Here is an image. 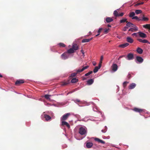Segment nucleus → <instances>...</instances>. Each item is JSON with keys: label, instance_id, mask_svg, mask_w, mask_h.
Instances as JSON below:
<instances>
[{"label": "nucleus", "instance_id": "obj_51", "mask_svg": "<svg viewBox=\"0 0 150 150\" xmlns=\"http://www.w3.org/2000/svg\"><path fill=\"white\" fill-rule=\"evenodd\" d=\"M128 31H132V32H134V30H133V28H132L129 29L128 30Z\"/></svg>", "mask_w": 150, "mask_h": 150}, {"label": "nucleus", "instance_id": "obj_55", "mask_svg": "<svg viewBox=\"0 0 150 150\" xmlns=\"http://www.w3.org/2000/svg\"><path fill=\"white\" fill-rule=\"evenodd\" d=\"M89 75H90L89 74L88 72V73L85 74V76H87Z\"/></svg>", "mask_w": 150, "mask_h": 150}, {"label": "nucleus", "instance_id": "obj_30", "mask_svg": "<svg viewBox=\"0 0 150 150\" xmlns=\"http://www.w3.org/2000/svg\"><path fill=\"white\" fill-rule=\"evenodd\" d=\"M119 14L118 12L117 11V10H115L114 11L113 14L116 17L118 16Z\"/></svg>", "mask_w": 150, "mask_h": 150}, {"label": "nucleus", "instance_id": "obj_19", "mask_svg": "<svg viewBox=\"0 0 150 150\" xmlns=\"http://www.w3.org/2000/svg\"><path fill=\"white\" fill-rule=\"evenodd\" d=\"M93 39V38H91L90 39H84L82 40V42L83 43L88 42L91 40Z\"/></svg>", "mask_w": 150, "mask_h": 150}, {"label": "nucleus", "instance_id": "obj_42", "mask_svg": "<svg viewBox=\"0 0 150 150\" xmlns=\"http://www.w3.org/2000/svg\"><path fill=\"white\" fill-rule=\"evenodd\" d=\"M144 3L143 2H141V3H137V4H136L134 6H137L139 5H141V4H143Z\"/></svg>", "mask_w": 150, "mask_h": 150}, {"label": "nucleus", "instance_id": "obj_11", "mask_svg": "<svg viewBox=\"0 0 150 150\" xmlns=\"http://www.w3.org/2000/svg\"><path fill=\"white\" fill-rule=\"evenodd\" d=\"M101 66V65L100 64H99L98 66V67H96L93 71V72L95 73L97 72L98 71V69L100 68Z\"/></svg>", "mask_w": 150, "mask_h": 150}, {"label": "nucleus", "instance_id": "obj_36", "mask_svg": "<svg viewBox=\"0 0 150 150\" xmlns=\"http://www.w3.org/2000/svg\"><path fill=\"white\" fill-rule=\"evenodd\" d=\"M129 82L126 81L124 82L123 83V87L125 88L127 85V84L129 83Z\"/></svg>", "mask_w": 150, "mask_h": 150}, {"label": "nucleus", "instance_id": "obj_5", "mask_svg": "<svg viewBox=\"0 0 150 150\" xmlns=\"http://www.w3.org/2000/svg\"><path fill=\"white\" fill-rule=\"evenodd\" d=\"M126 58L128 60H132L134 58V55L132 53H129L127 54Z\"/></svg>", "mask_w": 150, "mask_h": 150}, {"label": "nucleus", "instance_id": "obj_3", "mask_svg": "<svg viewBox=\"0 0 150 150\" xmlns=\"http://www.w3.org/2000/svg\"><path fill=\"white\" fill-rule=\"evenodd\" d=\"M70 115V113H67L65 115H64L61 118V120L64 121L67 119L68 117Z\"/></svg>", "mask_w": 150, "mask_h": 150}, {"label": "nucleus", "instance_id": "obj_58", "mask_svg": "<svg viewBox=\"0 0 150 150\" xmlns=\"http://www.w3.org/2000/svg\"><path fill=\"white\" fill-rule=\"evenodd\" d=\"M108 27H111V26L110 25H108Z\"/></svg>", "mask_w": 150, "mask_h": 150}, {"label": "nucleus", "instance_id": "obj_24", "mask_svg": "<svg viewBox=\"0 0 150 150\" xmlns=\"http://www.w3.org/2000/svg\"><path fill=\"white\" fill-rule=\"evenodd\" d=\"M69 83V80H67V81H64L62 82L61 83V85L62 86H65L68 84Z\"/></svg>", "mask_w": 150, "mask_h": 150}, {"label": "nucleus", "instance_id": "obj_40", "mask_svg": "<svg viewBox=\"0 0 150 150\" xmlns=\"http://www.w3.org/2000/svg\"><path fill=\"white\" fill-rule=\"evenodd\" d=\"M133 28H133V30L134 31H137L138 30V28L136 26H133Z\"/></svg>", "mask_w": 150, "mask_h": 150}, {"label": "nucleus", "instance_id": "obj_6", "mask_svg": "<svg viewBox=\"0 0 150 150\" xmlns=\"http://www.w3.org/2000/svg\"><path fill=\"white\" fill-rule=\"evenodd\" d=\"M88 66H87L85 67H83V68L81 69H78L77 70V73H81L84 70L87 69L89 67Z\"/></svg>", "mask_w": 150, "mask_h": 150}, {"label": "nucleus", "instance_id": "obj_23", "mask_svg": "<svg viewBox=\"0 0 150 150\" xmlns=\"http://www.w3.org/2000/svg\"><path fill=\"white\" fill-rule=\"evenodd\" d=\"M74 52L75 51L72 48L68 50L67 52L68 54L74 53Z\"/></svg>", "mask_w": 150, "mask_h": 150}, {"label": "nucleus", "instance_id": "obj_8", "mask_svg": "<svg viewBox=\"0 0 150 150\" xmlns=\"http://www.w3.org/2000/svg\"><path fill=\"white\" fill-rule=\"evenodd\" d=\"M133 110L134 111L137 112L141 113L143 111V110L141 109L137 108H134Z\"/></svg>", "mask_w": 150, "mask_h": 150}, {"label": "nucleus", "instance_id": "obj_28", "mask_svg": "<svg viewBox=\"0 0 150 150\" xmlns=\"http://www.w3.org/2000/svg\"><path fill=\"white\" fill-rule=\"evenodd\" d=\"M137 51L138 53L141 54L143 52V50L142 49L139 47H138L137 49Z\"/></svg>", "mask_w": 150, "mask_h": 150}, {"label": "nucleus", "instance_id": "obj_33", "mask_svg": "<svg viewBox=\"0 0 150 150\" xmlns=\"http://www.w3.org/2000/svg\"><path fill=\"white\" fill-rule=\"evenodd\" d=\"M149 19L145 17H144V15H143V17H142V20L141 21H148Z\"/></svg>", "mask_w": 150, "mask_h": 150}, {"label": "nucleus", "instance_id": "obj_17", "mask_svg": "<svg viewBox=\"0 0 150 150\" xmlns=\"http://www.w3.org/2000/svg\"><path fill=\"white\" fill-rule=\"evenodd\" d=\"M105 20L107 23H109L112 22L113 19L110 17H108L105 18Z\"/></svg>", "mask_w": 150, "mask_h": 150}, {"label": "nucleus", "instance_id": "obj_4", "mask_svg": "<svg viewBox=\"0 0 150 150\" xmlns=\"http://www.w3.org/2000/svg\"><path fill=\"white\" fill-rule=\"evenodd\" d=\"M112 71L114 72L116 71L118 69V66L116 64H113L111 67Z\"/></svg>", "mask_w": 150, "mask_h": 150}, {"label": "nucleus", "instance_id": "obj_25", "mask_svg": "<svg viewBox=\"0 0 150 150\" xmlns=\"http://www.w3.org/2000/svg\"><path fill=\"white\" fill-rule=\"evenodd\" d=\"M94 81L92 79L88 80L87 81V83L88 84L90 85L92 84L93 82Z\"/></svg>", "mask_w": 150, "mask_h": 150}, {"label": "nucleus", "instance_id": "obj_29", "mask_svg": "<svg viewBox=\"0 0 150 150\" xmlns=\"http://www.w3.org/2000/svg\"><path fill=\"white\" fill-rule=\"evenodd\" d=\"M127 21V18H123L122 20H120V23H122L125 22H126Z\"/></svg>", "mask_w": 150, "mask_h": 150}, {"label": "nucleus", "instance_id": "obj_20", "mask_svg": "<svg viewBox=\"0 0 150 150\" xmlns=\"http://www.w3.org/2000/svg\"><path fill=\"white\" fill-rule=\"evenodd\" d=\"M127 24L126 26L128 27H133V26H134V25H133L132 23L129 22L128 21L126 22Z\"/></svg>", "mask_w": 150, "mask_h": 150}, {"label": "nucleus", "instance_id": "obj_14", "mask_svg": "<svg viewBox=\"0 0 150 150\" xmlns=\"http://www.w3.org/2000/svg\"><path fill=\"white\" fill-rule=\"evenodd\" d=\"M62 125L63 126L66 125L69 128H70V126L69 125L67 122L64 121H62Z\"/></svg>", "mask_w": 150, "mask_h": 150}, {"label": "nucleus", "instance_id": "obj_61", "mask_svg": "<svg viewBox=\"0 0 150 150\" xmlns=\"http://www.w3.org/2000/svg\"><path fill=\"white\" fill-rule=\"evenodd\" d=\"M100 34V33H98V35H99Z\"/></svg>", "mask_w": 150, "mask_h": 150}, {"label": "nucleus", "instance_id": "obj_52", "mask_svg": "<svg viewBox=\"0 0 150 150\" xmlns=\"http://www.w3.org/2000/svg\"><path fill=\"white\" fill-rule=\"evenodd\" d=\"M137 40L139 41V42H142L143 40H142L140 39H138Z\"/></svg>", "mask_w": 150, "mask_h": 150}, {"label": "nucleus", "instance_id": "obj_26", "mask_svg": "<svg viewBox=\"0 0 150 150\" xmlns=\"http://www.w3.org/2000/svg\"><path fill=\"white\" fill-rule=\"evenodd\" d=\"M78 81V79L76 78H74L71 80V83H75L77 82Z\"/></svg>", "mask_w": 150, "mask_h": 150}, {"label": "nucleus", "instance_id": "obj_7", "mask_svg": "<svg viewBox=\"0 0 150 150\" xmlns=\"http://www.w3.org/2000/svg\"><path fill=\"white\" fill-rule=\"evenodd\" d=\"M24 82V81L22 80H17L15 83V84L16 85L18 86L21 84L23 83Z\"/></svg>", "mask_w": 150, "mask_h": 150}, {"label": "nucleus", "instance_id": "obj_56", "mask_svg": "<svg viewBox=\"0 0 150 150\" xmlns=\"http://www.w3.org/2000/svg\"><path fill=\"white\" fill-rule=\"evenodd\" d=\"M88 73L90 75L92 73L93 71H90Z\"/></svg>", "mask_w": 150, "mask_h": 150}, {"label": "nucleus", "instance_id": "obj_54", "mask_svg": "<svg viewBox=\"0 0 150 150\" xmlns=\"http://www.w3.org/2000/svg\"><path fill=\"white\" fill-rule=\"evenodd\" d=\"M131 75L130 74H129L127 76V77L128 79H130L131 77Z\"/></svg>", "mask_w": 150, "mask_h": 150}, {"label": "nucleus", "instance_id": "obj_21", "mask_svg": "<svg viewBox=\"0 0 150 150\" xmlns=\"http://www.w3.org/2000/svg\"><path fill=\"white\" fill-rule=\"evenodd\" d=\"M127 41L130 43H132L133 42V40L132 39L129 37H128L127 38Z\"/></svg>", "mask_w": 150, "mask_h": 150}, {"label": "nucleus", "instance_id": "obj_44", "mask_svg": "<svg viewBox=\"0 0 150 150\" xmlns=\"http://www.w3.org/2000/svg\"><path fill=\"white\" fill-rule=\"evenodd\" d=\"M142 43H148V40H143Z\"/></svg>", "mask_w": 150, "mask_h": 150}, {"label": "nucleus", "instance_id": "obj_41", "mask_svg": "<svg viewBox=\"0 0 150 150\" xmlns=\"http://www.w3.org/2000/svg\"><path fill=\"white\" fill-rule=\"evenodd\" d=\"M107 129V127L106 126H105V129H103L101 130V131L103 133H105V132Z\"/></svg>", "mask_w": 150, "mask_h": 150}, {"label": "nucleus", "instance_id": "obj_50", "mask_svg": "<svg viewBox=\"0 0 150 150\" xmlns=\"http://www.w3.org/2000/svg\"><path fill=\"white\" fill-rule=\"evenodd\" d=\"M124 13H121L119 14V16H122L124 15Z\"/></svg>", "mask_w": 150, "mask_h": 150}, {"label": "nucleus", "instance_id": "obj_2", "mask_svg": "<svg viewBox=\"0 0 150 150\" xmlns=\"http://www.w3.org/2000/svg\"><path fill=\"white\" fill-rule=\"evenodd\" d=\"M69 57V55L68 54V53L65 52L63 53L61 55V57L62 59L65 60L68 58Z\"/></svg>", "mask_w": 150, "mask_h": 150}, {"label": "nucleus", "instance_id": "obj_35", "mask_svg": "<svg viewBox=\"0 0 150 150\" xmlns=\"http://www.w3.org/2000/svg\"><path fill=\"white\" fill-rule=\"evenodd\" d=\"M135 12L137 14H138L141 13L142 11L141 10H135Z\"/></svg>", "mask_w": 150, "mask_h": 150}, {"label": "nucleus", "instance_id": "obj_22", "mask_svg": "<svg viewBox=\"0 0 150 150\" xmlns=\"http://www.w3.org/2000/svg\"><path fill=\"white\" fill-rule=\"evenodd\" d=\"M129 45V44L128 43H126L119 45V47L122 48H125V47Z\"/></svg>", "mask_w": 150, "mask_h": 150}, {"label": "nucleus", "instance_id": "obj_9", "mask_svg": "<svg viewBox=\"0 0 150 150\" xmlns=\"http://www.w3.org/2000/svg\"><path fill=\"white\" fill-rule=\"evenodd\" d=\"M139 36L140 37L143 38H146L147 37L146 35V34L141 32H139L138 33Z\"/></svg>", "mask_w": 150, "mask_h": 150}, {"label": "nucleus", "instance_id": "obj_37", "mask_svg": "<svg viewBox=\"0 0 150 150\" xmlns=\"http://www.w3.org/2000/svg\"><path fill=\"white\" fill-rule=\"evenodd\" d=\"M132 19H135L139 21L142 20L141 19H139V18H138V17L137 16H135L133 17Z\"/></svg>", "mask_w": 150, "mask_h": 150}, {"label": "nucleus", "instance_id": "obj_53", "mask_svg": "<svg viewBox=\"0 0 150 150\" xmlns=\"http://www.w3.org/2000/svg\"><path fill=\"white\" fill-rule=\"evenodd\" d=\"M125 55H123V56H120L119 57V58H118V60H119V59H120V58H122V57H125Z\"/></svg>", "mask_w": 150, "mask_h": 150}, {"label": "nucleus", "instance_id": "obj_46", "mask_svg": "<svg viewBox=\"0 0 150 150\" xmlns=\"http://www.w3.org/2000/svg\"><path fill=\"white\" fill-rule=\"evenodd\" d=\"M128 28V27L127 26H125L123 30L124 31H125L127 30Z\"/></svg>", "mask_w": 150, "mask_h": 150}, {"label": "nucleus", "instance_id": "obj_38", "mask_svg": "<svg viewBox=\"0 0 150 150\" xmlns=\"http://www.w3.org/2000/svg\"><path fill=\"white\" fill-rule=\"evenodd\" d=\"M58 45L60 47H65L66 46V45L62 43H60Z\"/></svg>", "mask_w": 150, "mask_h": 150}, {"label": "nucleus", "instance_id": "obj_13", "mask_svg": "<svg viewBox=\"0 0 150 150\" xmlns=\"http://www.w3.org/2000/svg\"><path fill=\"white\" fill-rule=\"evenodd\" d=\"M136 84L134 83H131L129 86V89H133L136 87Z\"/></svg>", "mask_w": 150, "mask_h": 150}, {"label": "nucleus", "instance_id": "obj_45", "mask_svg": "<svg viewBox=\"0 0 150 150\" xmlns=\"http://www.w3.org/2000/svg\"><path fill=\"white\" fill-rule=\"evenodd\" d=\"M109 30V29H105V30L104 32V33H105V34L108 33V32Z\"/></svg>", "mask_w": 150, "mask_h": 150}, {"label": "nucleus", "instance_id": "obj_39", "mask_svg": "<svg viewBox=\"0 0 150 150\" xmlns=\"http://www.w3.org/2000/svg\"><path fill=\"white\" fill-rule=\"evenodd\" d=\"M103 56H102L100 57V63H99V64H100L101 65V64L102 63V61L103 59Z\"/></svg>", "mask_w": 150, "mask_h": 150}, {"label": "nucleus", "instance_id": "obj_12", "mask_svg": "<svg viewBox=\"0 0 150 150\" xmlns=\"http://www.w3.org/2000/svg\"><path fill=\"white\" fill-rule=\"evenodd\" d=\"M94 140L99 143H100L102 144H105V141L103 140H101L98 138H95Z\"/></svg>", "mask_w": 150, "mask_h": 150}, {"label": "nucleus", "instance_id": "obj_43", "mask_svg": "<svg viewBox=\"0 0 150 150\" xmlns=\"http://www.w3.org/2000/svg\"><path fill=\"white\" fill-rule=\"evenodd\" d=\"M138 33H133L132 34V36H135V37H137L138 36V35H137Z\"/></svg>", "mask_w": 150, "mask_h": 150}, {"label": "nucleus", "instance_id": "obj_18", "mask_svg": "<svg viewBox=\"0 0 150 150\" xmlns=\"http://www.w3.org/2000/svg\"><path fill=\"white\" fill-rule=\"evenodd\" d=\"M44 117L46 121H48L51 119V117L48 115L45 114L44 115Z\"/></svg>", "mask_w": 150, "mask_h": 150}, {"label": "nucleus", "instance_id": "obj_57", "mask_svg": "<svg viewBox=\"0 0 150 150\" xmlns=\"http://www.w3.org/2000/svg\"><path fill=\"white\" fill-rule=\"evenodd\" d=\"M93 65L94 66H95L96 64V62H93Z\"/></svg>", "mask_w": 150, "mask_h": 150}, {"label": "nucleus", "instance_id": "obj_59", "mask_svg": "<svg viewBox=\"0 0 150 150\" xmlns=\"http://www.w3.org/2000/svg\"><path fill=\"white\" fill-rule=\"evenodd\" d=\"M2 77V76L1 74H0V77Z\"/></svg>", "mask_w": 150, "mask_h": 150}, {"label": "nucleus", "instance_id": "obj_47", "mask_svg": "<svg viewBox=\"0 0 150 150\" xmlns=\"http://www.w3.org/2000/svg\"><path fill=\"white\" fill-rule=\"evenodd\" d=\"M103 28H100L98 30V33H100L101 31L102 30Z\"/></svg>", "mask_w": 150, "mask_h": 150}, {"label": "nucleus", "instance_id": "obj_62", "mask_svg": "<svg viewBox=\"0 0 150 150\" xmlns=\"http://www.w3.org/2000/svg\"><path fill=\"white\" fill-rule=\"evenodd\" d=\"M89 33H91V32H89Z\"/></svg>", "mask_w": 150, "mask_h": 150}, {"label": "nucleus", "instance_id": "obj_15", "mask_svg": "<svg viewBox=\"0 0 150 150\" xmlns=\"http://www.w3.org/2000/svg\"><path fill=\"white\" fill-rule=\"evenodd\" d=\"M136 60L139 63H142L143 61V59L141 57L139 56H137L136 57Z\"/></svg>", "mask_w": 150, "mask_h": 150}, {"label": "nucleus", "instance_id": "obj_34", "mask_svg": "<svg viewBox=\"0 0 150 150\" xmlns=\"http://www.w3.org/2000/svg\"><path fill=\"white\" fill-rule=\"evenodd\" d=\"M135 13L134 12H132L130 13L129 17L131 18H132L134 17V16L135 15Z\"/></svg>", "mask_w": 150, "mask_h": 150}, {"label": "nucleus", "instance_id": "obj_1", "mask_svg": "<svg viewBox=\"0 0 150 150\" xmlns=\"http://www.w3.org/2000/svg\"><path fill=\"white\" fill-rule=\"evenodd\" d=\"M79 133L81 135H85L87 133L86 129L83 127H81L79 129Z\"/></svg>", "mask_w": 150, "mask_h": 150}, {"label": "nucleus", "instance_id": "obj_48", "mask_svg": "<svg viewBox=\"0 0 150 150\" xmlns=\"http://www.w3.org/2000/svg\"><path fill=\"white\" fill-rule=\"evenodd\" d=\"M80 102V100L79 99H76L75 100V102L76 103H79Z\"/></svg>", "mask_w": 150, "mask_h": 150}, {"label": "nucleus", "instance_id": "obj_60", "mask_svg": "<svg viewBox=\"0 0 150 150\" xmlns=\"http://www.w3.org/2000/svg\"><path fill=\"white\" fill-rule=\"evenodd\" d=\"M98 36V34H97V35H96V37H97V36Z\"/></svg>", "mask_w": 150, "mask_h": 150}, {"label": "nucleus", "instance_id": "obj_27", "mask_svg": "<svg viewBox=\"0 0 150 150\" xmlns=\"http://www.w3.org/2000/svg\"><path fill=\"white\" fill-rule=\"evenodd\" d=\"M143 26L144 28L148 29L150 30V24H146L143 25Z\"/></svg>", "mask_w": 150, "mask_h": 150}, {"label": "nucleus", "instance_id": "obj_49", "mask_svg": "<svg viewBox=\"0 0 150 150\" xmlns=\"http://www.w3.org/2000/svg\"><path fill=\"white\" fill-rule=\"evenodd\" d=\"M81 53L83 54V56H84L85 54H84V51L83 50H81Z\"/></svg>", "mask_w": 150, "mask_h": 150}, {"label": "nucleus", "instance_id": "obj_32", "mask_svg": "<svg viewBox=\"0 0 150 150\" xmlns=\"http://www.w3.org/2000/svg\"><path fill=\"white\" fill-rule=\"evenodd\" d=\"M76 71V73H72L71 74V76H70V77H71L72 78L73 77L75 76L77 74L79 73H77V70Z\"/></svg>", "mask_w": 150, "mask_h": 150}, {"label": "nucleus", "instance_id": "obj_10", "mask_svg": "<svg viewBox=\"0 0 150 150\" xmlns=\"http://www.w3.org/2000/svg\"><path fill=\"white\" fill-rule=\"evenodd\" d=\"M72 48L75 51L79 49V46L76 44H74L72 45Z\"/></svg>", "mask_w": 150, "mask_h": 150}, {"label": "nucleus", "instance_id": "obj_16", "mask_svg": "<svg viewBox=\"0 0 150 150\" xmlns=\"http://www.w3.org/2000/svg\"><path fill=\"white\" fill-rule=\"evenodd\" d=\"M93 145V143L91 142H88L86 143V146L88 148H91Z\"/></svg>", "mask_w": 150, "mask_h": 150}, {"label": "nucleus", "instance_id": "obj_31", "mask_svg": "<svg viewBox=\"0 0 150 150\" xmlns=\"http://www.w3.org/2000/svg\"><path fill=\"white\" fill-rule=\"evenodd\" d=\"M51 95H45L44 96V97L45 99L47 100H50V97L51 96Z\"/></svg>", "mask_w": 150, "mask_h": 150}]
</instances>
